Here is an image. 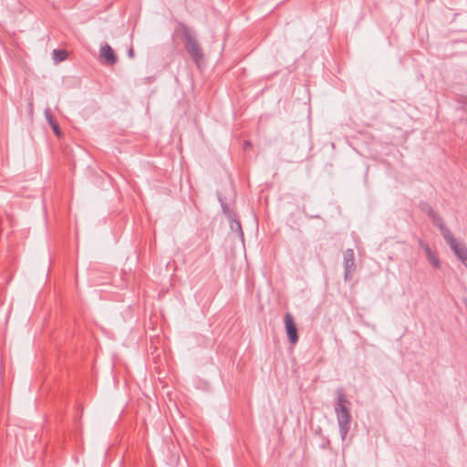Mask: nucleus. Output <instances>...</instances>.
Returning a JSON list of instances; mask_svg holds the SVG:
<instances>
[{
	"mask_svg": "<svg viewBox=\"0 0 467 467\" xmlns=\"http://www.w3.org/2000/svg\"><path fill=\"white\" fill-rule=\"evenodd\" d=\"M350 406L351 402L347 398L345 389L342 387L337 388L336 389L335 413L342 441L347 438L350 430L352 420Z\"/></svg>",
	"mask_w": 467,
	"mask_h": 467,
	"instance_id": "obj_1",
	"label": "nucleus"
},
{
	"mask_svg": "<svg viewBox=\"0 0 467 467\" xmlns=\"http://www.w3.org/2000/svg\"><path fill=\"white\" fill-rule=\"evenodd\" d=\"M447 244L457 256V258L467 268V247L465 244L460 243L454 235L446 240Z\"/></svg>",
	"mask_w": 467,
	"mask_h": 467,
	"instance_id": "obj_3",
	"label": "nucleus"
},
{
	"mask_svg": "<svg viewBox=\"0 0 467 467\" xmlns=\"http://www.w3.org/2000/svg\"><path fill=\"white\" fill-rule=\"evenodd\" d=\"M100 57L105 59V63L107 65H114L117 63V57L113 51V49L110 47L109 45L105 44L100 47Z\"/></svg>",
	"mask_w": 467,
	"mask_h": 467,
	"instance_id": "obj_7",
	"label": "nucleus"
},
{
	"mask_svg": "<svg viewBox=\"0 0 467 467\" xmlns=\"http://www.w3.org/2000/svg\"><path fill=\"white\" fill-rule=\"evenodd\" d=\"M285 332L289 342L295 345L298 341L297 328L294 321L293 316L290 313L285 315Z\"/></svg>",
	"mask_w": 467,
	"mask_h": 467,
	"instance_id": "obj_5",
	"label": "nucleus"
},
{
	"mask_svg": "<svg viewBox=\"0 0 467 467\" xmlns=\"http://www.w3.org/2000/svg\"><path fill=\"white\" fill-rule=\"evenodd\" d=\"M179 27L183 36L184 45L188 54L193 62L199 66L203 60V52L196 36L184 23H179Z\"/></svg>",
	"mask_w": 467,
	"mask_h": 467,
	"instance_id": "obj_2",
	"label": "nucleus"
},
{
	"mask_svg": "<svg viewBox=\"0 0 467 467\" xmlns=\"http://www.w3.org/2000/svg\"><path fill=\"white\" fill-rule=\"evenodd\" d=\"M45 116H46V119H47L48 124L51 126L53 131L55 132V134L57 136H60L59 125L54 119V117L51 113V110L49 109L45 110Z\"/></svg>",
	"mask_w": 467,
	"mask_h": 467,
	"instance_id": "obj_8",
	"label": "nucleus"
},
{
	"mask_svg": "<svg viewBox=\"0 0 467 467\" xmlns=\"http://www.w3.org/2000/svg\"><path fill=\"white\" fill-rule=\"evenodd\" d=\"M419 208L423 213H425L428 215L429 218L435 213V211L433 210L431 205L429 202H420L419 203Z\"/></svg>",
	"mask_w": 467,
	"mask_h": 467,
	"instance_id": "obj_12",
	"label": "nucleus"
},
{
	"mask_svg": "<svg viewBox=\"0 0 467 467\" xmlns=\"http://www.w3.org/2000/svg\"><path fill=\"white\" fill-rule=\"evenodd\" d=\"M218 200L221 203L223 213L226 215L227 219H233L236 217V213L232 210L229 205L226 203L224 199L222 197L220 193H218Z\"/></svg>",
	"mask_w": 467,
	"mask_h": 467,
	"instance_id": "obj_9",
	"label": "nucleus"
},
{
	"mask_svg": "<svg viewBox=\"0 0 467 467\" xmlns=\"http://www.w3.org/2000/svg\"><path fill=\"white\" fill-rule=\"evenodd\" d=\"M343 265L345 269L344 279L345 281H350L356 270L353 249L348 248L343 253Z\"/></svg>",
	"mask_w": 467,
	"mask_h": 467,
	"instance_id": "obj_4",
	"label": "nucleus"
},
{
	"mask_svg": "<svg viewBox=\"0 0 467 467\" xmlns=\"http://www.w3.org/2000/svg\"><path fill=\"white\" fill-rule=\"evenodd\" d=\"M430 219L432 221V223L440 230L445 241L453 235L451 231L443 223L442 218L436 212L430 217Z\"/></svg>",
	"mask_w": 467,
	"mask_h": 467,
	"instance_id": "obj_6",
	"label": "nucleus"
},
{
	"mask_svg": "<svg viewBox=\"0 0 467 467\" xmlns=\"http://www.w3.org/2000/svg\"><path fill=\"white\" fill-rule=\"evenodd\" d=\"M128 56H129L130 57H131V58H132V57H134V50H133V48H130V49H129V51H128Z\"/></svg>",
	"mask_w": 467,
	"mask_h": 467,
	"instance_id": "obj_16",
	"label": "nucleus"
},
{
	"mask_svg": "<svg viewBox=\"0 0 467 467\" xmlns=\"http://www.w3.org/2000/svg\"><path fill=\"white\" fill-rule=\"evenodd\" d=\"M67 51L65 50H62V49H54L53 50V59L58 63V62H62L64 61L66 58H67Z\"/></svg>",
	"mask_w": 467,
	"mask_h": 467,
	"instance_id": "obj_11",
	"label": "nucleus"
},
{
	"mask_svg": "<svg viewBox=\"0 0 467 467\" xmlns=\"http://www.w3.org/2000/svg\"><path fill=\"white\" fill-rule=\"evenodd\" d=\"M245 145H246V147H249L250 142L249 141H245Z\"/></svg>",
	"mask_w": 467,
	"mask_h": 467,
	"instance_id": "obj_17",
	"label": "nucleus"
},
{
	"mask_svg": "<svg viewBox=\"0 0 467 467\" xmlns=\"http://www.w3.org/2000/svg\"><path fill=\"white\" fill-rule=\"evenodd\" d=\"M457 102L461 104L462 110L467 112V95L459 96Z\"/></svg>",
	"mask_w": 467,
	"mask_h": 467,
	"instance_id": "obj_15",
	"label": "nucleus"
},
{
	"mask_svg": "<svg viewBox=\"0 0 467 467\" xmlns=\"http://www.w3.org/2000/svg\"><path fill=\"white\" fill-rule=\"evenodd\" d=\"M230 222V228L232 231L236 232L239 236L244 237L241 223L237 220V216L233 219H228Z\"/></svg>",
	"mask_w": 467,
	"mask_h": 467,
	"instance_id": "obj_10",
	"label": "nucleus"
},
{
	"mask_svg": "<svg viewBox=\"0 0 467 467\" xmlns=\"http://www.w3.org/2000/svg\"><path fill=\"white\" fill-rule=\"evenodd\" d=\"M430 264L436 269L441 268V262L435 252L426 256Z\"/></svg>",
	"mask_w": 467,
	"mask_h": 467,
	"instance_id": "obj_13",
	"label": "nucleus"
},
{
	"mask_svg": "<svg viewBox=\"0 0 467 467\" xmlns=\"http://www.w3.org/2000/svg\"><path fill=\"white\" fill-rule=\"evenodd\" d=\"M420 247L425 252L426 256L430 255L434 251L431 250V246L423 240H419Z\"/></svg>",
	"mask_w": 467,
	"mask_h": 467,
	"instance_id": "obj_14",
	"label": "nucleus"
}]
</instances>
